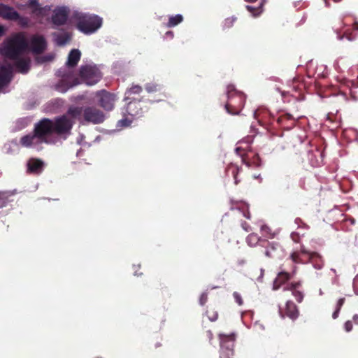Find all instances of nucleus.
<instances>
[{
	"label": "nucleus",
	"instance_id": "8fccbe9b",
	"mask_svg": "<svg viewBox=\"0 0 358 358\" xmlns=\"http://www.w3.org/2000/svg\"><path fill=\"white\" fill-rule=\"evenodd\" d=\"M340 310H338V309L336 308L335 311L332 314V317L334 319H336L338 317Z\"/></svg>",
	"mask_w": 358,
	"mask_h": 358
},
{
	"label": "nucleus",
	"instance_id": "72a5a7b5",
	"mask_svg": "<svg viewBox=\"0 0 358 358\" xmlns=\"http://www.w3.org/2000/svg\"><path fill=\"white\" fill-rule=\"evenodd\" d=\"M355 35L352 34L349 29L346 30L343 35L338 34L339 40L346 38L348 41H352L355 38Z\"/></svg>",
	"mask_w": 358,
	"mask_h": 358
},
{
	"label": "nucleus",
	"instance_id": "f257e3e1",
	"mask_svg": "<svg viewBox=\"0 0 358 358\" xmlns=\"http://www.w3.org/2000/svg\"><path fill=\"white\" fill-rule=\"evenodd\" d=\"M73 124L74 122L67 115H62L52 120L42 118L34 124L31 134L20 138V144L24 147L42 143L55 144L59 138H67L71 134Z\"/></svg>",
	"mask_w": 358,
	"mask_h": 358
},
{
	"label": "nucleus",
	"instance_id": "49530a36",
	"mask_svg": "<svg viewBox=\"0 0 358 358\" xmlns=\"http://www.w3.org/2000/svg\"><path fill=\"white\" fill-rule=\"evenodd\" d=\"M206 336L208 338V339L209 340V341H210H210L213 340V334L212 331H210V330L206 331Z\"/></svg>",
	"mask_w": 358,
	"mask_h": 358
},
{
	"label": "nucleus",
	"instance_id": "dca6fc26",
	"mask_svg": "<svg viewBox=\"0 0 358 358\" xmlns=\"http://www.w3.org/2000/svg\"><path fill=\"white\" fill-rule=\"evenodd\" d=\"M242 168L238 165L230 163L225 169V173L227 176H232L234 180L235 185H238L242 180Z\"/></svg>",
	"mask_w": 358,
	"mask_h": 358
},
{
	"label": "nucleus",
	"instance_id": "c756f323",
	"mask_svg": "<svg viewBox=\"0 0 358 358\" xmlns=\"http://www.w3.org/2000/svg\"><path fill=\"white\" fill-rule=\"evenodd\" d=\"M294 120L293 116L289 113H285L277 118V122L279 125L285 126L287 121Z\"/></svg>",
	"mask_w": 358,
	"mask_h": 358
},
{
	"label": "nucleus",
	"instance_id": "473e14b6",
	"mask_svg": "<svg viewBox=\"0 0 358 358\" xmlns=\"http://www.w3.org/2000/svg\"><path fill=\"white\" fill-rule=\"evenodd\" d=\"M8 202V193L0 192V208L6 206Z\"/></svg>",
	"mask_w": 358,
	"mask_h": 358
},
{
	"label": "nucleus",
	"instance_id": "c9c22d12",
	"mask_svg": "<svg viewBox=\"0 0 358 358\" xmlns=\"http://www.w3.org/2000/svg\"><path fill=\"white\" fill-rule=\"evenodd\" d=\"M236 17H234L227 18L224 20V27L227 28L231 27L233 25L234 22L236 21Z\"/></svg>",
	"mask_w": 358,
	"mask_h": 358
},
{
	"label": "nucleus",
	"instance_id": "ea45409f",
	"mask_svg": "<svg viewBox=\"0 0 358 358\" xmlns=\"http://www.w3.org/2000/svg\"><path fill=\"white\" fill-rule=\"evenodd\" d=\"M345 329L347 332H350L352 329V323L350 320L345 322L344 324Z\"/></svg>",
	"mask_w": 358,
	"mask_h": 358
},
{
	"label": "nucleus",
	"instance_id": "a211bd4d",
	"mask_svg": "<svg viewBox=\"0 0 358 358\" xmlns=\"http://www.w3.org/2000/svg\"><path fill=\"white\" fill-rule=\"evenodd\" d=\"M301 286L300 282H292L286 285L284 287V290L291 291L292 295L298 303L302 302L303 299V293L299 290L298 288Z\"/></svg>",
	"mask_w": 358,
	"mask_h": 358
},
{
	"label": "nucleus",
	"instance_id": "864d4df0",
	"mask_svg": "<svg viewBox=\"0 0 358 358\" xmlns=\"http://www.w3.org/2000/svg\"><path fill=\"white\" fill-rule=\"evenodd\" d=\"M352 320L356 324H358V315H355L352 317Z\"/></svg>",
	"mask_w": 358,
	"mask_h": 358
},
{
	"label": "nucleus",
	"instance_id": "603ef678",
	"mask_svg": "<svg viewBox=\"0 0 358 358\" xmlns=\"http://www.w3.org/2000/svg\"><path fill=\"white\" fill-rule=\"evenodd\" d=\"M352 29L354 31H358V22H355L352 24Z\"/></svg>",
	"mask_w": 358,
	"mask_h": 358
},
{
	"label": "nucleus",
	"instance_id": "58836bf2",
	"mask_svg": "<svg viewBox=\"0 0 358 358\" xmlns=\"http://www.w3.org/2000/svg\"><path fill=\"white\" fill-rule=\"evenodd\" d=\"M291 238L292 241L295 243H299L300 242V235L298 232H292L291 234Z\"/></svg>",
	"mask_w": 358,
	"mask_h": 358
},
{
	"label": "nucleus",
	"instance_id": "c85d7f7f",
	"mask_svg": "<svg viewBox=\"0 0 358 358\" xmlns=\"http://www.w3.org/2000/svg\"><path fill=\"white\" fill-rule=\"evenodd\" d=\"M314 157H320V159H316L315 162L311 160V164L313 166H320L323 162V158H322V152L320 150H316L315 152H313L311 154Z\"/></svg>",
	"mask_w": 358,
	"mask_h": 358
},
{
	"label": "nucleus",
	"instance_id": "5701e85b",
	"mask_svg": "<svg viewBox=\"0 0 358 358\" xmlns=\"http://www.w3.org/2000/svg\"><path fill=\"white\" fill-rule=\"evenodd\" d=\"M145 89L148 93H153V92H159V95L162 96V98H159L158 101L163 100L164 98L166 97V95L164 92H162V90L163 89V87L161 85L157 84V83H147L145 85Z\"/></svg>",
	"mask_w": 358,
	"mask_h": 358
},
{
	"label": "nucleus",
	"instance_id": "f704fd0d",
	"mask_svg": "<svg viewBox=\"0 0 358 358\" xmlns=\"http://www.w3.org/2000/svg\"><path fill=\"white\" fill-rule=\"evenodd\" d=\"M290 257H291L292 262L294 263H296V264L302 263V260L301 259V258L299 257V252H296V251L293 252L291 254Z\"/></svg>",
	"mask_w": 358,
	"mask_h": 358
},
{
	"label": "nucleus",
	"instance_id": "a19ab883",
	"mask_svg": "<svg viewBox=\"0 0 358 358\" xmlns=\"http://www.w3.org/2000/svg\"><path fill=\"white\" fill-rule=\"evenodd\" d=\"M300 252L301 253H303V254H309L310 255V258H313L314 257H316L317 256V254L316 252H312V253H309L303 246H302L301 248V250H300Z\"/></svg>",
	"mask_w": 358,
	"mask_h": 358
},
{
	"label": "nucleus",
	"instance_id": "423d86ee",
	"mask_svg": "<svg viewBox=\"0 0 358 358\" xmlns=\"http://www.w3.org/2000/svg\"><path fill=\"white\" fill-rule=\"evenodd\" d=\"M79 76L81 81L87 85L96 84L102 77L101 71L95 65L80 66Z\"/></svg>",
	"mask_w": 358,
	"mask_h": 358
},
{
	"label": "nucleus",
	"instance_id": "4be33fe9",
	"mask_svg": "<svg viewBox=\"0 0 358 358\" xmlns=\"http://www.w3.org/2000/svg\"><path fill=\"white\" fill-rule=\"evenodd\" d=\"M10 69L5 66L0 67V88L5 86L10 82Z\"/></svg>",
	"mask_w": 358,
	"mask_h": 358
},
{
	"label": "nucleus",
	"instance_id": "6ab92c4d",
	"mask_svg": "<svg viewBox=\"0 0 358 358\" xmlns=\"http://www.w3.org/2000/svg\"><path fill=\"white\" fill-rule=\"evenodd\" d=\"M81 52L78 49H73L68 55V59L66 66L69 68H73L77 66L80 59Z\"/></svg>",
	"mask_w": 358,
	"mask_h": 358
},
{
	"label": "nucleus",
	"instance_id": "09e8293b",
	"mask_svg": "<svg viewBox=\"0 0 358 358\" xmlns=\"http://www.w3.org/2000/svg\"><path fill=\"white\" fill-rule=\"evenodd\" d=\"M6 30L5 27L0 24V38L5 34Z\"/></svg>",
	"mask_w": 358,
	"mask_h": 358
},
{
	"label": "nucleus",
	"instance_id": "1a4fd4ad",
	"mask_svg": "<svg viewBox=\"0 0 358 358\" xmlns=\"http://www.w3.org/2000/svg\"><path fill=\"white\" fill-rule=\"evenodd\" d=\"M126 110L128 115L134 117H140L148 111V107L145 101L133 99L127 103Z\"/></svg>",
	"mask_w": 358,
	"mask_h": 358
},
{
	"label": "nucleus",
	"instance_id": "37998d69",
	"mask_svg": "<svg viewBox=\"0 0 358 358\" xmlns=\"http://www.w3.org/2000/svg\"><path fill=\"white\" fill-rule=\"evenodd\" d=\"M345 298H341L340 299H338L337 304H336V308L338 310H341V307L343 306V305L345 303Z\"/></svg>",
	"mask_w": 358,
	"mask_h": 358
},
{
	"label": "nucleus",
	"instance_id": "9d476101",
	"mask_svg": "<svg viewBox=\"0 0 358 358\" xmlns=\"http://www.w3.org/2000/svg\"><path fill=\"white\" fill-rule=\"evenodd\" d=\"M0 17L6 20L20 21L21 23L27 20L22 17L14 8L4 3H0Z\"/></svg>",
	"mask_w": 358,
	"mask_h": 358
},
{
	"label": "nucleus",
	"instance_id": "4d7b16f0",
	"mask_svg": "<svg viewBox=\"0 0 358 358\" xmlns=\"http://www.w3.org/2000/svg\"><path fill=\"white\" fill-rule=\"evenodd\" d=\"M245 216L248 219H250V217L249 214H248V215H245Z\"/></svg>",
	"mask_w": 358,
	"mask_h": 358
},
{
	"label": "nucleus",
	"instance_id": "cd10ccee",
	"mask_svg": "<svg viewBox=\"0 0 358 358\" xmlns=\"http://www.w3.org/2000/svg\"><path fill=\"white\" fill-rule=\"evenodd\" d=\"M143 91V88L141 86L138 85H133L131 86L129 90L126 92L127 99H134L132 97V95L134 94H138Z\"/></svg>",
	"mask_w": 358,
	"mask_h": 358
},
{
	"label": "nucleus",
	"instance_id": "5fc2aeb1",
	"mask_svg": "<svg viewBox=\"0 0 358 358\" xmlns=\"http://www.w3.org/2000/svg\"><path fill=\"white\" fill-rule=\"evenodd\" d=\"M246 2H249V3H253V2H255L257 1V0H245Z\"/></svg>",
	"mask_w": 358,
	"mask_h": 358
},
{
	"label": "nucleus",
	"instance_id": "f8f14e48",
	"mask_svg": "<svg viewBox=\"0 0 358 358\" xmlns=\"http://www.w3.org/2000/svg\"><path fill=\"white\" fill-rule=\"evenodd\" d=\"M69 10L66 7L55 8L51 17V22L55 26H62L66 24L69 17Z\"/></svg>",
	"mask_w": 358,
	"mask_h": 358
},
{
	"label": "nucleus",
	"instance_id": "4468645a",
	"mask_svg": "<svg viewBox=\"0 0 358 358\" xmlns=\"http://www.w3.org/2000/svg\"><path fill=\"white\" fill-rule=\"evenodd\" d=\"M80 83L77 78H73L70 75H64L62 78L55 86V89L60 92L64 93L69 88L73 87Z\"/></svg>",
	"mask_w": 358,
	"mask_h": 358
},
{
	"label": "nucleus",
	"instance_id": "de8ad7c7",
	"mask_svg": "<svg viewBox=\"0 0 358 358\" xmlns=\"http://www.w3.org/2000/svg\"><path fill=\"white\" fill-rule=\"evenodd\" d=\"M295 223L297 224H299L301 223V224H303V226L304 228L308 229V226L306 224L303 223L300 218H296L295 220Z\"/></svg>",
	"mask_w": 358,
	"mask_h": 358
},
{
	"label": "nucleus",
	"instance_id": "b1692460",
	"mask_svg": "<svg viewBox=\"0 0 358 358\" xmlns=\"http://www.w3.org/2000/svg\"><path fill=\"white\" fill-rule=\"evenodd\" d=\"M15 62V66L22 73H26L29 69L30 61L27 59L17 58Z\"/></svg>",
	"mask_w": 358,
	"mask_h": 358
},
{
	"label": "nucleus",
	"instance_id": "9b49d317",
	"mask_svg": "<svg viewBox=\"0 0 358 358\" xmlns=\"http://www.w3.org/2000/svg\"><path fill=\"white\" fill-rule=\"evenodd\" d=\"M281 271L278 272L277 276L273 280V289L278 290L282 285H285L289 280H291L296 274V267L292 266V270L290 272L285 271L280 267Z\"/></svg>",
	"mask_w": 358,
	"mask_h": 358
},
{
	"label": "nucleus",
	"instance_id": "6e6552de",
	"mask_svg": "<svg viewBox=\"0 0 358 358\" xmlns=\"http://www.w3.org/2000/svg\"><path fill=\"white\" fill-rule=\"evenodd\" d=\"M96 96L99 98V105L104 110L110 111L114 108L116 96L105 90L97 91Z\"/></svg>",
	"mask_w": 358,
	"mask_h": 358
},
{
	"label": "nucleus",
	"instance_id": "ddd939ff",
	"mask_svg": "<svg viewBox=\"0 0 358 358\" xmlns=\"http://www.w3.org/2000/svg\"><path fill=\"white\" fill-rule=\"evenodd\" d=\"M47 48V42L42 35H34L30 40V49L34 54H41Z\"/></svg>",
	"mask_w": 358,
	"mask_h": 358
},
{
	"label": "nucleus",
	"instance_id": "c03bdc74",
	"mask_svg": "<svg viewBox=\"0 0 358 358\" xmlns=\"http://www.w3.org/2000/svg\"><path fill=\"white\" fill-rule=\"evenodd\" d=\"M236 152L242 157V162L245 163V158L243 157V153H242V149L240 147H238L236 148Z\"/></svg>",
	"mask_w": 358,
	"mask_h": 358
},
{
	"label": "nucleus",
	"instance_id": "bf43d9fd",
	"mask_svg": "<svg viewBox=\"0 0 358 358\" xmlns=\"http://www.w3.org/2000/svg\"><path fill=\"white\" fill-rule=\"evenodd\" d=\"M335 2H339L341 1V0H334Z\"/></svg>",
	"mask_w": 358,
	"mask_h": 358
},
{
	"label": "nucleus",
	"instance_id": "39448f33",
	"mask_svg": "<svg viewBox=\"0 0 358 358\" xmlns=\"http://www.w3.org/2000/svg\"><path fill=\"white\" fill-rule=\"evenodd\" d=\"M227 96V101L224 105L226 111L232 115H238L244 107L245 95L237 91L233 85H228Z\"/></svg>",
	"mask_w": 358,
	"mask_h": 358
},
{
	"label": "nucleus",
	"instance_id": "bb28decb",
	"mask_svg": "<svg viewBox=\"0 0 358 358\" xmlns=\"http://www.w3.org/2000/svg\"><path fill=\"white\" fill-rule=\"evenodd\" d=\"M183 21V17L180 14H177L176 15L170 16L169 18V21L166 24L167 27H173L179 24Z\"/></svg>",
	"mask_w": 358,
	"mask_h": 358
},
{
	"label": "nucleus",
	"instance_id": "0eeeda50",
	"mask_svg": "<svg viewBox=\"0 0 358 358\" xmlns=\"http://www.w3.org/2000/svg\"><path fill=\"white\" fill-rule=\"evenodd\" d=\"M220 351V358H232L234 355V343L236 340V335L234 334H219Z\"/></svg>",
	"mask_w": 358,
	"mask_h": 358
},
{
	"label": "nucleus",
	"instance_id": "3c124183",
	"mask_svg": "<svg viewBox=\"0 0 358 358\" xmlns=\"http://www.w3.org/2000/svg\"><path fill=\"white\" fill-rule=\"evenodd\" d=\"M166 36V37H169V38H173V36H174V34L173 31H167L166 34H165Z\"/></svg>",
	"mask_w": 358,
	"mask_h": 358
},
{
	"label": "nucleus",
	"instance_id": "13d9d810",
	"mask_svg": "<svg viewBox=\"0 0 358 358\" xmlns=\"http://www.w3.org/2000/svg\"><path fill=\"white\" fill-rule=\"evenodd\" d=\"M48 60H51V58L50 57H47L45 61H48Z\"/></svg>",
	"mask_w": 358,
	"mask_h": 358
},
{
	"label": "nucleus",
	"instance_id": "a878e982",
	"mask_svg": "<svg viewBox=\"0 0 358 358\" xmlns=\"http://www.w3.org/2000/svg\"><path fill=\"white\" fill-rule=\"evenodd\" d=\"M28 6L32 8V13L36 15H41L43 10L38 0H29Z\"/></svg>",
	"mask_w": 358,
	"mask_h": 358
},
{
	"label": "nucleus",
	"instance_id": "6e6d98bb",
	"mask_svg": "<svg viewBox=\"0 0 358 358\" xmlns=\"http://www.w3.org/2000/svg\"><path fill=\"white\" fill-rule=\"evenodd\" d=\"M162 346V344L159 343H157L156 345H155V348H158V347H160Z\"/></svg>",
	"mask_w": 358,
	"mask_h": 358
},
{
	"label": "nucleus",
	"instance_id": "2eb2a0df",
	"mask_svg": "<svg viewBox=\"0 0 358 358\" xmlns=\"http://www.w3.org/2000/svg\"><path fill=\"white\" fill-rule=\"evenodd\" d=\"M44 162L38 158H30L27 163V172L30 174L39 175L44 169Z\"/></svg>",
	"mask_w": 358,
	"mask_h": 358
},
{
	"label": "nucleus",
	"instance_id": "393cba45",
	"mask_svg": "<svg viewBox=\"0 0 358 358\" xmlns=\"http://www.w3.org/2000/svg\"><path fill=\"white\" fill-rule=\"evenodd\" d=\"M264 1H262L258 6H246V9L254 16H259L263 12Z\"/></svg>",
	"mask_w": 358,
	"mask_h": 358
},
{
	"label": "nucleus",
	"instance_id": "20e7f679",
	"mask_svg": "<svg viewBox=\"0 0 358 358\" xmlns=\"http://www.w3.org/2000/svg\"><path fill=\"white\" fill-rule=\"evenodd\" d=\"M76 27L85 34H91L97 31L102 25V18L96 15L76 13Z\"/></svg>",
	"mask_w": 358,
	"mask_h": 358
},
{
	"label": "nucleus",
	"instance_id": "7c9ffc66",
	"mask_svg": "<svg viewBox=\"0 0 358 358\" xmlns=\"http://www.w3.org/2000/svg\"><path fill=\"white\" fill-rule=\"evenodd\" d=\"M259 240V237L257 234L252 233L248 236L246 241L250 246H255Z\"/></svg>",
	"mask_w": 358,
	"mask_h": 358
},
{
	"label": "nucleus",
	"instance_id": "aec40b11",
	"mask_svg": "<svg viewBox=\"0 0 358 358\" xmlns=\"http://www.w3.org/2000/svg\"><path fill=\"white\" fill-rule=\"evenodd\" d=\"M280 246L276 243H267L264 254L268 258H275L279 255Z\"/></svg>",
	"mask_w": 358,
	"mask_h": 358
},
{
	"label": "nucleus",
	"instance_id": "e433bc0d",
	"mask_svg": "<svg viewBox=\"0 0 358 358\" xmlns=\"http://www.w3.org/2000/svg\"><path fill=\"white\" fill-rule=\"evenodd\" d=\"M233 296L236 301V302L239 305V306H241L243 305V301L242 299V297L241 296V294L239 293H238L237 292H234L233 293Z\"/></svg>",
	"mask_w": 358,
	"mask_h": 358
},
{
	"label": "nucleus",
	"instance_id": "7ed1b4c3",
	"mask_svg": "<svg viewBox=\"0 0 358 358\" xmlns=\"http://www.w3.org/2000/svg\"><path fill=\"white\" fill-rule=\"evenodd\" d=\"M28 48V43L22 33H17L1 45V54L10 59H17Z\"/></svg>",
	"mask_w": 358,
	"mask_h": 358
},
{
	"label": "nucleus",
	"instance_id": "4c0bfd02",
	"mask_svg": "<svg viewBox=\"0 0 358 358\" xmlns=\"http://www.w3.org/2000/svg\"><path fill=\"white\" fill-rule=\"evenodd\" d=\"M208 301V294L206 292H203L199 298V303L201 306H203Z\"/></svg>",
	"mask_w": 358,
	"mask_h": 358
},
{
	"label": "nucleus",
	"instance_id": "79ce46f5",
	"mask_svg": "<svg viewBox=\"0 0 358 358\" xmlns=\"http://www.w3.org/2000/svg\"><path fill=\"white\" fill-rule=\"evenodd\" d=\"M241 227L245 231H250L251 230V227L250 226V224L246 222L245 221L241 223Z\"/></svg>",
	"mask_w": 358,
	"mask_h": 358
},
{
	"label": "nucleus",
	"instance_id": "f03ea898",
	"mask_svg": "<svg viewBox=\"0 0 358 358\" xmlns=\"http://www.w3.org/2000/svg\"><path fill=\"white\" fill-rule=\"evenodd\" d=\"M67 115L77 120L81 124H98L105 120L104 113L95 106H73L67 110Z\"/></svg>",
	"mask_w": 358,
	"mask_h": 358
},
{
	"label": "nucleus",
	"instance_id": "f3484780",
	"mask_svg": "<svg viewBox=\"0 0 358 358\" xmlns=\"http://www.w3.org/2000/svg\"><path fill=\"white\" fill-rule=\"evenodd\" d=\"M280 313L281 314L282 317H284L285 315H286L292 320H296L299 315L297 306L292 301H287L285 308L284 310V314L281 310L280 311Z\"/></svg>",
	"mask_w": 358,
	"mask_h": 358
},
{
	"label": "nucleus",
	"instance_id": "a18cd8bd",
	"mask_svg": "<svg viewBox=\"0 0 358 358\" xmlns=\"http://www.w3.org/2000/svg\"><path fill=\"white\" fill-rule=\"evenodd\" d=\"M130 122H131V121L128 120L127 119H122L119 121V123H120L121 125L125 126V127L129 126Z\"/></svg>",
	"mask_w": 358,
	"mask_h": 358
},
{
	"label": "nucleus",
	"instance_id": "2f4dec72",
	"mask_svg": "<svg viewBox=\"0 0 358 358\" xmlns=\"http://www.w3.org/2000/svg\"><path fill=\"white\" fill-rule=\"evenodd\" d=\"M208 318L211 321V322H215L217 320L218 318V313L217 312L212 308H208L207 310H206V313Z\"/></svg>",
	"mask_w": 358,
	"mask_h": 358
},
{
	"label": "nucleus",
	"instance_id": "412c9836",
	"mask_svg": "<svg viewBox=\"0 0 358 358\" xmlns=\"http://www.w3.org/2000/svg\"><path fill=\"white\" fill-rule=\"evenodd\" d=\"M52 36L54 38V41L59 46L66 45L71 41V34L68 32L53 33Z\"/></svg>",
	"mask_w": 358,
	"mask_h": 358
}]
</instances>
